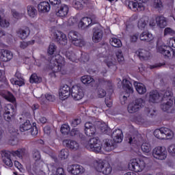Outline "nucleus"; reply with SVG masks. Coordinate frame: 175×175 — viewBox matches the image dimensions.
Segmentation results:
<instances>
[{"label":"nucleus","instance_id":"nucleus-1","mask_svg":"<svg viewBox=\"0 0 175 175\" xmlns=\"http://www.w3.org/2000/svg\"><path fill=\"white\" fill-rule=\"evenodd\" d=\"M111 139H105L104 147L106 151H111L113 148H114V146H116V143H121L122 142V139L124 137V134H122V131L121 129H116L113 131L111 135Z\"/></svg>","mask_w":175,"mask_h":175},{"label":"nucleus","instance_id":"nucleus-2","mask_svg":"<svg viewBox=\"0 0 175 175\" xmlns=\"http://www.w3.org/2000/svg\"><path fill=\"white\" fill-rule=\"evenodd\" d=\"M50 3L53 6L58 17H66L69 13V7L63 4L61 0H49Z\"/></svg>","mask_w":175,"mask_h":175},{"label":"nucleus","instance_id":"nucleus-3","mask_svg":"<svg viewBox=\"0 0 175 175\" xmlns=\"http://www.w3.org/2000/svg\"><path fill=\"white\" fill-rule=\"evenodd\" d=\"M171 91L164 90L161 91L160 93L157 90H152L149 93V102L151 103H158L159 102H162L166 99V96H170Z\"/></svg>","mask_w":175,"mask_h":175},{"label":"nucleus","instance_id":"nucleus-4","mask_svg":"<svg viewBox=\"0 0 175 175\" xmlns=\"http://www.w3.org/2000/svg\"><path fill=\"white\" fill-rule=\"evenodd\" d=\"M145 105L146 100L142 98H136L128 105L127 111L130 114L137 113L144 107Z\"/></svg>","mask_w":175,"mask_h":175},{"label":"nucleus","instance_id":"nucleus-5","mask_svg":"<svg viewBox=\"0 0 175 175\" xmlns=\"http://www.w3.org/2000/svg\"><path fill=\"white\" fill-rule=\"evenodd\" d=\"M94 166L97 172L103 173V174L108 175L111 173V166L105 161L99 160L94 161Z\"/></svg>","mask_w":175,"mask_h":175},{"label":"nucleus","instance_id":"nucleus-6","mask_svg":"<svg viewBox=\"0 0 175 175\" xmlns=\"http://www.w3.org/2000/svg\"><path fill=\"white\" fill-rule=\"evenodd\" d=\"M146 167V162L143 159H133L129 163V169L136 173L142 172Z\"/></svg>","mask_w":175,"mask_h":175},{"label":"nucleus","instance_id":"nucleus-7","mask_svg":"<svg viewBox=\"0 0 175 175\" xmlns=\"http://www.w3.org/2000/svg\"><path fill=\"white\" fill-rule=\"evenodd\" d=\"M154 136L157 139L163 140V139H170L173 136V131L168 128L161 127L159 129H156L154 131Z\"/></svg>","mask_w":175,"mask_h":175},{"label":"nucleus","instance_id":"nucleus-8","mask_svg":"<svg viewBox=\"0 0 175 175\" xmlns=\"http://www.w3.org/2000/svg\"><path fill=\"white\" fill-rule=\"evenodd\" d=\"M153 157L156 159H160V161H163L166 159L167 157V151L166 148L163 146H157L154 148L152 150Z\"/></svg>","mask_w":175,"mask_h":175},{"label":"nucleus","instance_id":"nucleus-9","mask_svg":"<svg viewBox=\"0 0 175 175\" xmlns=\"http://www.w3.org/2000/svg\"><path fill=\"white\" fill-rule=\"evenodd\" d=\"M89 147L90 151L98 154L102 151V142H100V140H99L98 138H90Z\"/></svg>","mask_w":175,"mask_h":175},{"label":"nucleus","instance_id":"nucleus-10","mask_svg":"<svg viewBox=\"0 0 175 175\" xmlns=\"http://www.w3.org/2000/svg\"><path fill=\"white\" fill-rule=\"evenodd\" d=\"M173 97V94L171 92L170 96H165L164 100H162L161 102H163L160 105V107L163 111H166L167 113H172V107H173V100L172 98Z\"/></svg>","mask_w":175,"mask_h":175},{"label":"nucleus","instance_id":"nucleus-11","mask_svg":"<svg viewBox=\"0 0 175 175\" xmlns=\"http://www.w3.org/2000/svg\"><path fill=\"white\" fill-rule=\"evenodd\" d=\"M68 39L71 40L72 44L75 46L81 47L84 46L85 42L82 41L79 37V33L75 31H71L68 33Z\"/></svg>","mask_w":175,"mask_h":175},{"label":"nucleus","instance_id":"nucleus-12","mask_svg":"<svg viewBox=\"0 0 175 175\" xmlns=\"http://www.w3.org/2000/svg\"><path fill=\"white\" fill-rule=\"evenodd\" d=\"M4 120L10 122L13 118H14V116H16V109L12 105H8L5 108L4 112Z\"/></svg>","mask_w":175,"mask_h":175},{"label":"nucleus","instance_id":"nucleus-13","mask_svg":"<svg viewBox=\"0 0 175 175\" xmlns=\"http://www.w3.org/2000/svg\"><path fill=\"white\" fill-rule=\"evenodd\" d=\"M71 96L75 100H80L81 99H83L84 93L83 92L81 88L77 85H73L71 88Z\"/></svg>","mask_w":175,"mask_h":175},{"label":"nucleus","instance_id":"nucleus-14","mask_svg":"<svg viewBox=\"0 0 175 175\" xmlns=\"http://www.w3.org/2000/svg\"><path fill=\"white\" fill-rule=\"evenodd\" d=\"M103 39V30L100 27H95L92 29V41L99 43Z\"/></svg>","mask_w":175,"mask_h":175},{"label":"nucleus","instance_id":"nucleus-15","mask_svg":"<svg viewBox=\"0 0 175 175\" xmlns=\"http://www.w3.org/2000/svg\"><path fill=\"white\" fill-rule=\"evenodd\" d=\"M59 98L62 100H65V99H68V97L70 96L72 94V89L68 85H64L62 86L59 91Z\"/></svg>","mask_w":175,"mask_h":175},{"label":"nucleus","instance_id":"nucleus-16","mask_svg":"<svg viewBox=\"0 0 175 175\" xmlns=\"http://www.w3.org/2000/svg\"><path fill=\"white\" fill-rule=\"evenodd\" d=\"M67 169L69 173L74 175L83 174V173H84V168L79 164H72V165H69Z\"/></svg>","mask_w":175,"mask_h":175},{"label":"nucleus","instance_id":"nucleus-17","mask_svg":"<svg viewBox=\"0 0 175 175\" xmlns=\"http://www.w3.org/2000/svg\"><path fill=\"white\" fill-rule=\"evenodd\" d=\"M55 40L62 46H66V44H68V38H66V35L61 31H59L55 36Z\"/></svg>","mask_w":175,"mask_h":175},{"label":"nucleus","instance_id":"nucleus-18","mask_svg":"<svg viewBox=\"0 0 175 175\" xmlns=\"http://www.w3.org/2000/svg\"><path fill=\"white\" fill-rule=\"evenodd\" d=\"M13 58V53L9 50L0 49V59L3 62H8Z\"/></svg>","mask_w":175,"mask_h":175},{"label":"nucleus","instance_id":"nucleus-19","mask_svg":"<svg viewBox=\"0 0 175 175\" xmlns=\"http://www.w3.org/2000/svg\"><path fill=\"white\" fill-rule=\"evenodd\" d=\"M63 143L68 148H70V150H73L74 151L79 150V145L76 141L66 139Z\"/></svg>","mask_w":175,"mask_h":175},{"label":"nucleus","instance_id":"nucleus-20","mask_svg":"<svg viewBox=\"0 0 175 175\" xmlns=\"http://www.w3.org/2000/svg\"><path fill=\"white\" fill-rule=\"evenodd\" d=\"M38 11L41 13H49L50 12V9H51V6L50 3L47 1H42L38 5Z\"/></svg>","mask_w":175,"mask_h":175},{"label":"nucleus","instance_id":"nucleus-21","mask_svg":"<svg viewBox=\"0 0 175 175\" xmlns=\"http://www.w3.org/2000/svg\"><path fill=\"white\" fill-rule=\"evenodd\" d=\"M171 51L173 53L174 50L170 46H165L159 48V52H160L161 54H163V55H164V57L166 58H170V57H172Z\"/></svg>","mask_w":175,"mask_h":175},{"label":"nucleus","instance_id":"nucleus-22","mask_svg":"<svg viewBox=\"0 0 175 175\" xmlns=\"http://www.w3.org/2000/svg\"><path fill=\"white\" fill-rule=\"evenodd\" d=\"M17 36L20 39L24 40L27 39L28 36H29V33H31V31L29 28L25 27V29H19L16 31Z\"/></svg>","mask_w":175,"mask_h":175},{"label":"nucleus","instance_id":"nucleus-23","mask_svg":"<svg viewBox=\"0 0 175 175\" xmlns=\"http://www.w3.org/2000/svg\"><path fill=\"white\" fill-rule=\"evenodd\" d=\"M136 54L142 61H144V59H148V57L150 55V51L142 49H138L136 51Z\"/></svg>","mask_w":175,"mask_h":175},{"label":"nucleus","instance_id":"nucleus-24","mask_svg":"<svg viewBox=\"0 0 175 175\" xmlns=\"http://www.w3.org/2000/svg\"><path fill=\"white\" fill-rule=\"evenodd\" d=\"M96 125L98 127V129H100V131L105 135H109V133L111 132V129H110V128H109L107 124H106L105 122H98Z\"/></svg>","mask_w":175,"mask_h":175},{"label":"nucleus","instance_id":"nucleus-25","mask_svg":"<svg viewBox=\"0 0 175 175\" xmlns=\"http://www.w3.org/2000/svg\"><path fill=\"white\" fill-rule=\"evenodd\" d=\"M40 100L41 105H47V100H49V102H54L55 100V96L53 94H46L44 97L42 96V97L40 98Z\"/></svg>","mask_w":175,"mask_h":175},{"label":"nucleus","instance_id":"nucleus-26","mask_svg":"<svg viewBox=\"0 0 175 175\" xmlns=\"http://www.w3.org/2000/svg\"><path fill=\"white\" fill-rule=\"evenodd\" d=\"M156 22L159 28H165L167 25V19L163 16L156 17Z\"/></svg>","mask_w":175,"mask_h":175},{"label":"nucleus","instance_id":"nucleus-27","mask_svg":"<svg viewBox=\"0 0 175 175\" xmlns=\"http://www.w3.org/2000/svg\"><path fill=\"white\" fill-rule=\"evenodd\" d=\"M134 85L136 91L138 92V94H139V95H143L147 92V88L144 84L135 82Z\"/></svg>","mask_w":175,"mask_h":175},{"label":"nucleus","instance_id":"nucleus-28","mask_svg":"<svg viewBox=\"0 0 175 175\" xmlns=\"http://www.w3.org/2000/svg\"><path fill=\"white\" fill-rule=\"evenodd\" d=\"M122 84L123 88L126 91L127 94H133V88L132 87L131 81L126 79H123Z\"/></svg>","mask_w":175,"mask_h":175},{"label":"nucleus","instance_id":"nucleus-29","mask_svg":"<svg viewBox=\"0 0 175 175\" xmlns=\"http://www.w3.org/2000/svg\"><path fill=\"white\" fill-rule=\"evenodd\" d=\"M29 129H32V124L29 120H25V122L20 125L21 132H27V131H29Z\"/></svg>","mask_w":175,"mask_h":175},{"label":"nucleus","instance_id":"nucleus-30","mask_svg":"<svg viewBox=\"0 0 175 175\" xmlns=\"http://www.w3.org/2000/svg\"><path fill=\"white\" fill-rule=\"evenodd\" d=\"M139 39L140 40H144V42H151L154 39V37L152 33L144 31L140 35Z\"/></svg>","mask_w":175,"mask_h":175},{"label":"nucleus","instance_id":"nucleus-31","mask_svg":"<svg viewBox=\"0 0 175 175\" xmlns=\"http://www.w3.org/2000/svg\"><path fill=\"white\" fill-rule=\"evenodd\" d=\"M151 5L154 9L157 10H162L163 9V3L162 0H151Z\"/></svg>","mask_w":175,"mask_h":175},{"label":"nucleus","instance_id":"nucleus-32","mask_svg":"<svg viewBox=\"0 0 175 175\" xmlns=\"http://www.w3.org/2000/svg\"><path fill=\"white\" fill-rule=\"evenodd\" d=\"M32 158L36 161L35 165L36 166H39L38 165V162H40V163H42V161H40L41 156H40V152L39 150L34 149L32 151Z\"/></svg>","mask_w":175,"mask_h":175},{"label":"nucleus","instance_id":"nucleus-33","mask_svg":"<svg viewBox=\"0 0 175 175\" xmlns=\"http://www.w3.org/2000/svg\"><path fill=\"white\" fill-rule=\"evenodd\" d=\"M72 5L77 10H83V9H84V6H87V4H84V3L77 0L72 1Z\"/></svg>","mask_w":175,"mask_h":175},{"label":"nucleus","instance_id":"nucleus-34","mask_svg":"<svg viewBox=\"0 0 175 175\" xmlns=\"http://www.w3.org/2000/svg\"><path fill=\"white\" fill-rule=\"evenodd\" d=\"M25 152H27L25 148H21L18 149L16 151L12 150L11 154L13 157H18V158L21 159L25 155Z\"/></svg>","mask_w":175,"mask_h":175},{"label":"nucleus","instance_id":"nucleus-35","mask_svg":"<svg viewBox=\"0 0 175 175\" xmlns=\"http://www.w3.org/2000/svg\"><path fill=\"white\" fill-rule=\"evenodd\" d=\"M27 14L29 16V17H31L33 18V17H36L38 16V10L35 8V7L32 5H28L27 6Z\"/></svg>","mask_w":175,"mask_h":175},{"label":"nucleus","instance_id":"nucleus-36","mask_svg":"<svg viewBox=\"0 0 175 175\" xmlns=\"http://www.w3.org/2000/svg\"><path fill=\"white\" fill-rule=\"evenodd\" d=\"M70 136H77V137H80L83 142L85 141V136H84L81 133H80V131H79L77 129H72L70 133Z\"/></svg>","mask_w":175,"mask_h":175},{"label":"nucleus","instance_id":"nucleus-37","mask_svg":"<svg viewBox=\"0 0 175 175\" xmlns=\"http://www.w3.org/2000/svg\"><path fill=\"white\" fill-rule=\"evenodd\" d=\"M88 16H85V17H83L78 27L79 28H81V29H85V28H87L88 27Z\"/></svg>","mask_w":175,"mask_h":175},{"label":"nucleus","instance_id":"nucleus-38","mask_svg":"<svg viewBox=\"0 0 175 175\" xmlns=\"http://www.w3.org/2000/svg\"><path fill=\"white\" fill-rule=\"evenodd\" d=\"M109 43L113 47H121V46H122L121 40L116 38H111L109 40Z\"/></svg>","mask_w":175,"mask_h":175},{"label":"nucleus","instance_id":"nucleus-39","mask_svg":"<svg viewBox=\"0 0 175 175\" xmlns=\"http://www.w3.org/2000/svg\"><path fill=\"white\" fill-rule=\"evenodd\" d=\"M29 81L31 83H42V77H38V75H36V74H33L30 77Z\"/></svg>","mask_w":175,"mask_h":175},{"label":"nucleus","instance_id":"nucleus-40","mask_svg":"<svg viewBox=\"0 0 175 175\" xmlns=\"http://www.w3.org/2000/svg\"><path fill=\"white\" fill-rule=\"evenodd\" d=\"M144 113L150 118H152L155 116V110L152 108L145 107Z\"/></svg>","mask_w":175,"mask_h":175},{"label":"nucleus","instance_id":"nucleus-41","mask_svg":"<svg viewBox=\"0 0 175 175\" xmlns=\"http://www.w3.org/2000/svg\"><path fill=\"white\" fill-rule=\"evenodd\" d=\"M116 55L118 62H119V64H122V62H124V55L122 54V51H121V49H118L116 52Z\"/></svg>","mask_w":175,"mask_h":175},{"label":"nucleus","instance_id":"nucleus-42","mask_svg":"<svg viewBox=\"0 0 175 175\" xmlns=\"http://www.w3.org/2000/svg\"><path fill=\"white\" fill-rule=\"evenodd\" d=\"M148 0H137V8L136 10H138V12H140L142 10H144V4L146 2H147Z\"/></svg>","mask_w":175,"mask_h":175},{"label":"nucleus","instance_id":"nucleus-43","mask_svg":"<svg viewBox=\"0 0 175 175\" xmlns=\"http://www.w3.org/2000/svg\"><path fill=\"white\" fill-rule=\"evenodd\" d=\"M60 131L62 135H69V133H70V127L68 124H63L61 127Z\"/></svg>","mask_w":175,"mask_h":175},{"label":"nucleus","instance_id":"nucleus-44","mask_svg":"<svg viewBox=\"0 0 175 175\" xmlns=\"http://www.w3.org/2000/svg\"><path fill=\"white\" fill-rule=\"evenodd\" d=\"M57 51V46L54 43H51L48 48V54L50 55H54V53Z\"/></svg>","mask_w":175,"mask_h":175},{"label":"nucleus","instance_id":"nucleus-45","mask_svg":"<svg viewBox=\"0 0 175 175\" xmlns=\"http://www.w3.org/2000/svg\"><path fill=\"white\" fill-rule=\"evenodd\" d=\"M141 150L143 151V152L148 153L150 151H151V145H150L148 143H144L141 146Z\"/></svg>","mask_w":175,"mask_h":175},{"label":"nucleus","instance_id":"nucleus-46","mask_svg":"<svg viewBox=\"0 0 175 175\" xmlns=\"http://www.w3.org/2000/svg\"><path fill=\"white\" fill-rule=\"evenodd\" d=\"M89 79H90L88 80V81H90L88 83L89 87H90V88H93V90L98 88V83L95 81V79H92V77H89Z\"/></svg>","mask_w":175,"mask_h":175},{"label":"nucleus","instance_id":"nucleus-47","mask_svg":"<svg viewBox=\"0 0 175 175\" xmlns=\"http://www.w3.org/2000/svg\"><path fill=\"white\" fill-rule=\"evenodd\" d=\"M9 25H10L9 21L2 18V16L0 15V27H1V28H8Z\"/></svg>","mask_w":175,"mask_h":175},{"label":"nucleus","instance_id":"nucleus-48","mask_svg":"<svg viewBox=\"0 0 175 175\" xmlns=\"http://www.w3.org/2000/svg\"><path fill=\"white\" fill-rule=\"evenodd\" d=\"M89 136H94L96 133V128L94 124L89 122Z\"/></svg>","mask_w":175,"mask_h":175},{"label":"nucleus","instance_id":"nucleus-49","mask_svg":"<svg viewBox=\"0 0 175 175\" xmlns=\"http://www.w3.org/2000/svg\"><path fill=\"white\" fill-rule=\"evenodd\" d=\"M80 124H81V118H76L70 120V126H72V128H76V126L80 125Z\"/></svg>","mask_w":175,"mask_h":175},{"label":"nucleus","instance_id":"nucleus-50","mask_svg":"<svg viewBox=\"0 0 175 175\" xmlns=\"http://www.w3.org/2000/svg\"><path fill=\"white\" fill-rule=\"evenodd\" d=\"M148 23V21L144 18H142L139 21H138V27L139 29H143V28H146V25Z\"/></svg>","mask_w":175,"mask_h":175},{"label":"nucleus","instance_id":"nucleus-51","mask_svg":"<svg viewBox=\"0 0 175 175\" xmlns=\"http://www.w3.org/2000/svg\"><path fill=\"white\" fill-rule=\"evenodd\" d=\"M35 43V40H31V41H29V42H20V47L21 49H23L24 50V49H27V47L28 46H31V44H33Z\"/></svg>","mask_w":175,"mask_h":175},{"label":"nucleus","instance_id":"nucleus-52","mask_svg":"<svg viewBox=\"0 0 175 175\" xmlns=\"http://www.w3.org/2000/svg\"><path fill=\"white\" fill-rule=\"evenodd\" d=\"M66 57L70 59L72 62L76 61V55L73 52L67 51L66 53Z\"/></svg>","mask_w":175,"mask_h":175},{"label":"nucleus","instance_id":"nucleus-53","mask_svg":"<svg viewBox=\"0 0 175 175\" xmlns=\"http://www.w3.org/2000/svg\"><path fill=\"white\" fill-rule=\"evenodd\" d=\"M175 34L174 30H173L170 27H166L164 29V36H167V35H170L171 36H173V35Z\"/></svg>","mask_w":175,"mask_h":175},{"label":"nucleus","instance_id":"nucleus-54","mask_svg":"<svg viewBox=\"0 0 175 175\" xmlns=\"http://www.w3.org/2000/svg\"><path fill=\"white\" fill-rule=\"evenodd\" d=\"M106 90L103 88H98L97 92V95L99 98H105L106 96Z\"/></svg>","mask_w":175,"mask_h":175},{"label":"nucleus","instance_id":"nucleus-55","mask_svg":"<svg viewBox=\"0 0 175 175\" xmlns=\"http://www.w3.org/2000/svg\"><path fill=\"white\" fill-rule=\"evenodd\" d=\"M51 69L53 72L58 73V72H61V69H62V67L61 66V65H59V64L57 63L56 64L53 65Z\"/></svg>","mask_w":175,"mask_h":175},{"label":"nucleus","instance_id":"nucleus-56","mask_svg":"<svg viewBox=\"0 0 175 175\" xmlns=\"http://www.w3.org/2000/svg\"><path fill=\"white\" fill-rule=\"evenodd\" d=\"M89 20H90V23L88 25V27H91V25H94V24H98V20H96L95 15L89 16Z\"/></svg>","mask_w":175,"mask_h":175},{"label":"nucleus","instance_id":"nucleus-57","mask_svg":"<svg viewBox=\"0 0 175 175\" xmlns=\"http://www.w3.org/2000/svg\"><path fill=\"white\" fill-rule=\"evenodd\" d=\"M1 155H2L3 161V159H10V155H12V151L11 152H9V151L2 152Z\"/></svg>","mask_w":175,"mask_h":175},{"label":"nucleus","instance_id":"nucleus-58","mask_svg":"<svg viewBox=\"0 0 175 175\" xmlns=\"http://www.w3.org/2000/svg\"><path fill=\"white\" fill-rule=\"evenodd\" d=\"M129 8L134 10V12H136V9H137V2L130 1L129 3Z\"/></svg>","mask_w":175,"mask_h":175},{"label":"nucleus","instance_id":"nucleus-59","mask_svg":"<svg viewBox=\"0 0 175 175\" xmlns=\"http://www.w3.org/2000/svg\"><path fill=\"white\" fill-rule=\"evenodd\" d=\"M68 155H69V154L64 149L60 151L59 157L62 159H66V158H68Z\"/></svg>","mask_w":175,"mask_h":175},{"label":"nucleus","instance_id":"nucleus-60","mask_svg":"<svg viewBox=\"0 0 175 175\" xmlns=\"http://www.w3.org/2000/svg\"><path fill=\"white\" fill-rule=\"evenodd\" d=\"M5 99H7V100H9V102H12V103H14V102H16V98H14V96H13L12 93H8V95L5 96Z\"/></svg>","mask_w":175,"mask_h":175},{"label":"nucleus","instance_id":"nucleus-61","mask_svg":"<svg viewBox=\"0 0 175 175\" xmlns=\"http://www.w3.org/2000/svg\"><path fill=\"white\" fill-rule=\"evenodd\" d=\"M14 84H15V85H18V87H21L24 85L25 83H24V79H16L14 81Z\"/></svg>","mask_w":175,"mask_h":175},{"label":"nucleus","instance_id":"nucleus-62","mask_svg":"<svg viewBox=\"0 0 175 175\" xmlns=\"http://www.w3.org/2000/svg\"><path fill=\"white\" fill-rule=\"evenodd\" d=\"M3 162L9 167H12L13 166V161H12V159H3Z\"/></svg>","mask_w":175,"mask_h":175},{"label":"nucleus","instance_id":"nucleus-63","mask_svg":"<svg viewBox=\"0 0 175 175\" xmlns=\"http://www.w3.org/2000/svg\"><path fill=\"white\" fill-rule=\"evenodd\" d=\"M68 25L72 26V25H75V24L77 23V18H76L75 17H72V18H70L68 19Z\"/></svg>","mask_w":175,"mask_h":175},{"label":"nucleus","instance_id":"nucleus-64","mask_svg":"<svg viewBox=\"0 0 175 175\" xmlns=\"http://www.w3.org/2000/svg\"><path fill=\"white\" fill-rule=\"evenodd\" d=\"M81 81L83 83V84H85L87 85L88 84V75H83L81 78Z\"/></svg>","mask_w":175,"mask_h":175}]
</instances>
